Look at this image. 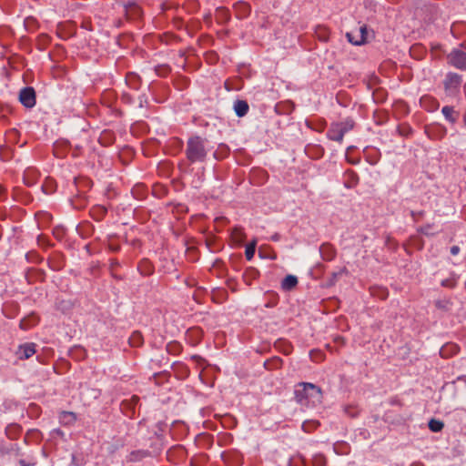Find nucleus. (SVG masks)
Returning <instances> with one entry per match:
<instances>
[{
    "instance_id": "25",
    "label": "nucleus",
    "mask_w": 466,
    "mask_h": 466,
    "mask_svg": "<svg viewBox=\"0 0 466 466\" xmlns=\"http://www.w3.org/2000/svg\"><path fill=\"white\" fill-rule=\"evenodd\" d=\"M19 465L20 466H30V464L27 463L25 460H20L19 461Z\"/></svg>"
},
{
    "instance_id": "21",
    "label": "nucleus",
    "mask_w": 466,
    "mask_h": 466,
    "mask_svg": "<svg viewBox=\"0 0 466 466\" xmlns=\"http://www.w3.org/2000/svg\"><path fill=\"white\" fill-rule=\"evenodd\" d=\"M356 33H357L358 35H361L367 37V28H366V26L365 25L360 26L359 28V30L356 31Z\"/></svg>"
},
{
    "instance_id": "4",
    "label": "nucleus",
    "mask_w": 466,
    "mask_h": 466,
    "mask_svg": "<svg viewBox=\"0 0 466 466\" xmlns=\"http://www.w3.org/2000/svg\"><path fill=\"white\" fill-rule=\"evenodd\" d=\"M450 64L457 69L466 70V53L461 49H453L448 56Z\"/></svg>"
},
{
    "instance_id": "7",
    "label": "nucleus",
    "mask_w": 466,
    "mask_h": 466,
    "mask_svg": "<svg viewBox=\"0 0 466 466\" xmlns=\"http://www.w3.org/2000/svg\"><path fill=\"white\" fill-rule=\"evenodd\" d=\"M35 343H25L19 346L16 354L19 356V359L27 360L35 353Z\"/></svg>"
},
{
    "instance_id": "24",
    "label": "nucleus",
    "mask_w": 466,
    "mask_h": 466,
    "mask_svg": "<svg viewBox=\"0 0 466 466\" xmlns=\"http://www.w3.org/2000/svg\"><path fill=\"white\" fill-rule=\"evenodd\" d=\"M270 239L272 241H279L280 239V235L279 233H275L271 236Z\"/></svg>"
},
{
    "instance_id": "17",
    "label": "nucleus",
    "mask_w": 466,
    "mask_h": 466,
    "mask_svg": "<svg viewBox=\"0 0 466 466\" xmlns=\"http://www.w3.org/2000/svg\"><path fill=\"white\" fill-rule=\"evenodd\" d=\"M338 124L340 126L341 129L343 130V133L346 134L349 131H350L354 127V122L351 119H347L342 122H338Z\"/></svg>"
},
{
    "instance_id": "12",
    "label": "nucleus",
    "mask_w": 466,
    "mask_h": 466,
    "mask_svg": "<svg viewBox=\"0 0 466 466\" xmlns=\"http://www.w3.org/2000/svg\"><path fill=\"white\" fill-rule=\"evenodd\" d=\"M346 36L349 42L355 46H361L366 42V36L358 35L356 31L348 32Z\"/></svg>"
},
{
    "instance_id": "6",
    "label": "nucleus",
    "mask_w": 466,
    "mask_h": 466,
    "mask_svg": "<svg viewBox=\"0 0 466 466\" xmlns=\"http://www.w3.org/2000/svg\"><path fill=\"white\" fill-rule=\"evenodd\" d=\"M345 134L338 123H334L330 126L327 132V137L332 141L341 143Z\"/></svg>"
},
{
    "instance_id": "20",
    "label": "nucleus",
    "mask_w": 466,
    "mask_h": 466,
    "mask_svg": "<svg viewBox=\"0 0 466 466\" xmlns=\"http://www.w3.org/2000/svg\"><path fill=\"white\" fill-rule=\"evenodd\" d=\"M132 346H138L141 344V336L138 332H135L132 337Z\"/></svg>"
},
{
    "instance_id": "18",
    "label": "nucleus",
    "mask_w": 466,
    "mask_h": 466,
    "mask_svg": "<svg viewBox=\"0 0 466 466\" xmlns=\"http://www.w3.org/2000/svg\"><path fill=\"white\" fill-rule=\"evenodd\" d=\"M244 230L241 227H235L233 228L232 229V237L238 240V241H241L242 238H244Z\"/></svg>"
},
{
    "instance_id": "2",
    "label": "nucleus",
    "mask_w": 466,
    "mask_h": 466,
    "mask_svg": "<svg viewBox=\"0 0 466 466\" xmlns=\"http://www.w3.org/2000/svg\"><path fill=\"white\" fill-rule=\"evenodd\" d=\"M208 154L207 140L199 136L188 138L186 147V157L190 163H203Z\"/></svg>"
},
{
    "instance_id": "5",
    "label": "nucleus",
    "mask_w": 466,
    "mask_h": 466,
    "mask_svg": "<svg viewBox=\"0 0 466 466\" xmlns=\"http://www.w3.org/2000/svg\"><path fill=\"white\" fill-rule=\"evenodd\" d=\"M19 100L24 106L27 108L34 107L36 103L35 89L31 86L22 88L19 94Z\"/></svg>"
},
{
    "instance_id": "8",
    "label": "nucleus",
    "mask_w": 466,
    "mask_h": 466,
    "mask_svg": "<svg viewBox=\"0 0 466 466\" xmlns=\"http://www.w3.org/2000/svg\"><path fill=\"white\" fill-rule=\"evenodd\" d=\"M233 108L238 117H243L248 114L249 106L246 100L238 99L234 102Z\"/></svg>"
},
{
    "instance_id": "3",
    "label": "nucleus",
    "mask_w": 466,
    "mask_h": 466,
    "mask_svg": "<svg viewBox=\"0 0 466 466\" xmlns=\"http://www.w3.org/2000/svg\"><path fill=\"white\" fill-rule=\"evenodd\" d=\"M461 82L462 77L461 75L449 72L443 82L446 94L451 96H457L460 92Z\"/></svg>"
},
{
    "instance_id": "13",
    "label": "nucleus",
    "mask_w": 466,
    "mask_h": 466,
    "mask_svg": "<svg viewBox=\"0 0 466 466\" xmlns=\"http://www.w3.org/2000/svg\"><path fill=\"white\" fill-rule=\"evenodd\" d=\"M59 419L63 423L69 424L76 420V416L74 412L71 411H62Z\"/></svg>"
},
{
    "instance_id": "1",
    "label": "nucleus",
    "mask_w": 466,
    "mask_h": 466,
    "mask_svg": "<svg viewBox=\"0 0 466 466\" xmlns=\"http://www.w3.org/2000/svg\"><path fill=\"white\" fill-rule=\"evenodd\" d=\"M296 401L303 406H316L322 401L321 389L310 382H299L294 390Z\"/></svg>"
},
{
    "instance_id": "16",
    "label": "nucleus",
    "mask_w": 466,
    "mask_h": 466,
    "mask_svg": "<svg viewBox=\"0 0 466 466\" xmlns=\"http://www.w3.org/2000/svg\"><path fill=\"white\" fill-rule=\"evenodd\" d=\"M148 455V452L146 451H134L129 454V461H138L142 460L143 458L147 457Z\"/></svg>"
},
{
    "instance_id": "9",
    "label": "nucleus",
    "mask_w": 466,
    "mask_h": 466,
    "mask_svg": "<svg viewBox=\"0 0 466 466\" xmlns=\"http://www.w3.org/2000/svg\"><path fill=\"white\" fill-rule=\"evenodd\" d=\"M441 113L445 119L451 124H455L459 116V113L454 110L451 106H445L441 108Z\"/></svg>"
},
{
    "instance_id": "10",
    "label": "nucleus",
    "mask_w": 466,
    "mask_h": 466,
    "mask_svg": "<svg viewBox=\"0 0 466 466\" xmlns=\"http://www.w3.org/2000/svg\"><path fill=\"white\" fill-rule=\"evenodd\" d=\"M345 182H344V186L345 187L347 188H352L354 187L355 186L358 185L359 183V177L358 175L352 171V170H348L345 172Z\"/></svg>"
},
{
    "instance_id": "11",
    "label": "nucleus",
    "mask_w": 466,
    "mask_h": 466,
    "mask_svg": "<svg viewBox=\"0 0 466 466\" xmlns=\"http://www.w3.org/2000/svg\"><path fill=\"white\" fill-rule=\"evenodd\" d=\"M298 284V279L294 275L286 276L281 281V289L286 291L293 289Z\"/></svg>"
},
{
    "instance_id": "14",
    "label": "nucleus",
    "mask_w": 466,
    "mask_h": 466,
    "mask_svg": "<svg viewBox=\"0 0 466 466\" xmlns=\"http://www.w3.org/2000/svg\"><path fill=\"white\" fill-rule=\"evenodd\" d=\"M257 241L253 240L248 243L245 248V256L248 260H251L255 255Z\"/></svg>"
},
{
    "instance_id": "27",
    "label": "nucleus",
    "mask_w": 466,
    "mask_h": 466,
    "mask_svg": "<svg viewBox=\"0 0 466 466\" xmlns=\"http://www.w3.org/2000/svg\"><path fill=\"white\" fill-rule=\"evenodd\" d=\"M463 125L466 127V112L465 115L463 116Z\"/></svg>"
},
{
    "instance_id": "23",
    "label": "nucleus",
    "mask_w": 466,
    "mask_h": 466,
    "mask_svg": "<svg viewBox=\"0 0 466 466\" xmlns=\"http://www.w3.org/2000/svg\"><path fill=\"white\" fill-rule=\"evenodd\" d=\"M423 215V211H410V216L413 218V219H416L417 217L419 216H422Z\"/></svg>"
},
{
    "instance_id": "22",
    "label": "nucleus",
    "mask_w": 466,
    "mask_h": 466,
    "mask_svg": "<svg viewBox=\"0 0 466 466\" xmlns=\"http://www.w3.org/2000/svg\"><path fill=\"white\" fill-rule=\"evenodd\" d=\"M460 253V248L458 246H452L451 248V254L456 256Z\"/></svg>"
},
{
    "instance_id": "26",
    "label": "nucleus",
    "mask_w": 466,
    "mask_h": 466,
    "mask_svg": "<svg viewBox=\"0 0 466 466\" xmlns=\"http://www.w3.org/2000/svg\"><path fill=\"white\" fill-rule=\"evenodd\" d=\"M4 187L0 185V198H2L3 194H4Z\"/></svg>"
},
{
    "instance_id": "19",
    "label": "nucleus",
    "mask_w": 466,
    "mask_h": 466,
    "mask_svg": "<svg viewBox=\"0 0 466 466\" xmlns=\"http://www.w3.org/2000/svg\"><path fill=\"white\" fill-rule=\"evenodd\" d=\"M431 228H432V225L431 224H428V225H426L424 227H421L420 228V232L421 234L428 235V236L429 235H433L434 232L431 231Z\"/></svg>"
},
{
    "instance_id": "29",
    "label": "nucleus",
    "mask_w": 466,
    "mask_h": 466,
    "mask_svg": "<svg viewBox=\"0 0 466 466\" xmlns=\"http://www.w3.org/2000/svg\"><path fill=\"white\" fill-rule=\"evenodd\" d=\"M338 275H339V273H334L333 274L334 278H337Z\"/></svg>"
},
{
    "instance_id": "15",
    "label": "nucleus",
    "mask_w": 466,
    "mask_h": 466,
    "mask_svg": "<svg viewBox=\"0 0 466 466\" xmlns=\"http://www.w3.org/2000/svg\"><path fill=\"white\" fill-rule=\"evenodd\" d=\"M443 422L439 420L431 419L429 421V428L432 432H439L443 429Z\"/></svg>"
},
{
    "instance_id": "28",
    "label": "nucleus",
    "mask_w": 466,
    "mask_h": 466,
    "mask_svg": "<svg viewBox=\"0 0 466 466\" xmlns=\"http://www.w3.org/2000/svg\"><path fill=\"white\" fill-rule=\"evenodd\" d=\"M20 326H21L22 329H24V322L23 321L20 323Z\"/></svg>"
}]
</instances>
